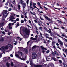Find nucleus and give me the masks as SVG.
I'll use <instances>...</instances> for the list:
<instances>
[{"label": "nucleus", "instance_id": "nucleus-34", "mask_svg": "<svg viewBox=\"0 0 67 67\" xmlns=\"http://www.w3.org/2000/svg\"><path fill=\"white\" fill-rule=\"evenodd\" d=\"M39 7H40V8H41V9H43V8L42 7V6H41L40 5Z\"/></svg>", "mask_w": 67, "mask_h": 67}, {"label": "nucleus", "instance_id": "nucleus-29", "mask_svg": "<svg viewBox=\"0 0 67 67\" xmlns=\"http://www.w3.org/2000/svg\"><path fill=\"white\" fill-rule=\"evenodd\" d=\"M12 3L13 4H14L15 3V0H14V1L12 2Z\"/></svg>", "mask_w": 67, "mask_h": 67}, {"label": "nucleus", "instance_id": "nucleus-57", "mask_svg": "<svg viewBox=\"0 0 67 67\" xmlns=\"http://www.w3.org/2000/svg\"><path fill=\"white\" fill-rule=\"evenodd\" d=\"M32 14H33V15H35V13L33 12L32 13Z\"/></svg>", "mask_w": 67, "mask_h": 67}, {"label": "nucleus", "instance_id": "nucleus-20", "mask_svg": "<svg viewBox=\"0 0 67 67\" xmlns=\"http://www.w3.org/2000/svg\"><path fill=\"white\" fill-rule=\"evenodd\" d=\"M8 45H9V47H10L11 48H12V47H13L12 46V45H11L10 44H8Z\"/></svg>", "mask_w": 67, "mask_h": 67}, {"label": "nucleus", "instance_id": "nucleus-2", "mask_svg": "<svg viewBox=\"0 0 67 67\" xmlns=\"http://www.w3.org/2000/svg\"><path fill=\"white\" fill-rule=\"evenodd\" d=\"M9 48V47L7 46H6L5 47H2L1 48H0V50L1 51H5V49H8Z\"/></svg>", "mask_w": 67, "mask_h": 67}, {"label": "nucleus", "instance_id": "nucleus-38", "mask_svg": "<svg viewBox=\"0 0 67 67\" xmlns=\"http://www.w3.org/2000/svg\"><path fill=\"white\" fill-rule=\"evenodd\" d=\"M44 29H45L46 31H47V28L44 27Z\"/></svg>", "mask_w": 67, "mask_h": 67}, {"label": "nucleus", "instance_id": "nucleus-4", "mask_svg": "<svg viewBox=\"0 0 67 67\" xmlns=\"http://www.w3.org/2000/svg\"><path fill=\"white\" fill-rule=\"evenodd\" d=\"M37 57V55L34 52L32 53V59H35Z\"/></svg>", "mask_w": 67, "mask_h": 67}, {"label": "nucleus", "instance_id": "nucleus-47", "mask_svg": "<svg viewBox=\"0 0 67 67\" xmlns=\"http://www.w3.org/2000/svg\"><path fill=\"white\" fill-rule=\"evenodd\" d=\"M2 26H3L4 25V22H3L2 23Z\"/></svg>", "mask_w": 67, "mask_h": 67}, {"label": "nucleus", "instance_id": "nucleus-32", "mask_svg": "<svg viewBox=\"0 0 67 67\" xmlns=\"http://www.w3.org/2000/svg\"><path fill=\"white\" fill-rule=\"evenodd\" d=\"M40 19L41 20H43V18H42L41 17H40Z\"/></svg>", "mask_w": 67, "mask_h": 67}, {"label": "nucleus", "instance_id": "nucleus-60", "mask_svg": "<svg viewBox=\"0 0 67 67\" xmlns=\"http://www.w3.org/2000/svg\"><path fill=\"white\" fill-rule=\"evenodd\" d=\"M62 36H64V37L65 36V35H64L62 33Z\"/></svg>", "mask_w": 67, "mask_h": 67}, {"label": "nucleus", "instance_id": "nucleus-61", "mask_svg": "<svg viewBox=\"0 0 67 67\" xmlns=\"http://www.w3.org/2000/svg\"><path fill=\"white\" fill-rule=\"evenodd\" d=\"M20 54H21V56H22V52H20Z\"/></svg>", "mask_w": 67, "mask_h": 67}, {"label": "nucleus", "instance_id": "nucleus-54", "mask_svg": "<svg viewBox=\"0 0 67 67\" xmlns=\"http://www.w3.org/2000/svg\"><path fill=\"white\" fill-rule=\"evenodd\" d=\"M27 21V20H26L25 18H24V21H25V22H26Z\"/></svg>", "mask_w": 67, "mask_h": 67}, {"label": "nucleus", "instance_id": "nucleus-16", "mask_svg": "<svg viewBox=\"0 0 67 67\" xmlns=\"http://www.w3.org/2000/svg\"><path fill=\"white\" fill-rule=\"evenodd\" d=\"M49 29L50 30H47V32H48V33H50V34L51 33V29H49Z\"/></svg>", "mask_w": 67, "mask_h": 67}, {"label": "nucleus", "instance_id": "nucleus-30", "mask_svg": "<svg viewBox=\"0 0 67 67\" xmlns=\"http://www.w3.org/2000/svg\"><path fill=\"white\" fill-rule=\"evenodd\" d=\"M11 66H13L14 65H13V62H12L11 63Z\"/></svg>", "mask_w": 67, "mask_h": 67}, {"label": "nucleus", "instance_id": "nucleus-59", "mask_svg": "<svg viewBox=\"0 0 67 67\" xmlns=\"http://www.w3.org/2000/svg\"><path fill=\"white\" fill-rule=\"evenodd\" d=\"M53 48H56V46H53Z\"/></svg>", "mask_w": 67, "mask_h": 67}, {"label": "nucleus", "instance_id": "nucleus-39", "mask_svg": "<svg viewBox=\"0 0 67 67\" xmlns=\"http://www.w3.org/2000/svg\"><path fill=\"white\" fill-rule=\"evenodd\" d=\"M60 45H63V42H62V41H61L60 42Z\"/></svg>", "mask_w": 67, "mask_h": 67}, {"label": "nucleus", "instance_id": "nucleus-43", "mask_svg": "<svg viewBox=\"0 0 67 67\" xmlns=\"http://www.w3.org/2000/svg\"><path fill=\"white\" fill-rule=\"evenodd\" d=\"M12 8H13V10H14L15 9V7L13 6H12Z\"/></svg>", "mask_w": 67, "mask_h": 67}, {"label": "nucleus", "instance_id": "nucleus-8", "mask_svg": "<svg viewBox=\"0 0 67 67\" xmlns=\"http://www.w3.org/2000/svg\"><path fill=\"white\" fill-rule=\"evenodd\" d=\"M38 25H39L40 26H41V25L43 26V24H42V22H41V21H38Z\"/></svg>", "mask_w": 67, "mask_h": 67}, {"label": "nucleus", "instance_id": "nucleus-28", "mask_svg": "<svg viewBox=\"0 0 67 67\" xmlns=\"http://www.w3.org/2000/svg\"><path fill=\"white\" fill-rule=\"evenodd\" d=\"M39 29L40 31H42V28L41 27H39Z\"/></svg>", "mask_w": 67, "mask_h": 67}, {"label": "nucleus", "instance_id": "nucleus-44", "mask_svg": "<svg viewBox=\"0 0 67 67\" xmlns=\"http://www.w3.org/2000/svg\"><path fill=\"white\" fill-rule=\"evenodd\" d=\"M44 8H45V10H47V9H48L47 8H46V7H45V6L44 7Z\"/></svg>", "mask_w": 67, "mask_h": 67}, {"label": "nucleus", "instance_id": "nucleus-56", "mask_svg": "<svg viewBox=\"0 0 67 67\" xmlns=\"http://www.w3.org/2000/svg\"><path fill=\"white\" fill-rule=\"evenodd\" d=\"M5 5L7 6H8V3H6V4H5Z\"/></svg>", "mask_w": 67, "mask_h": 67}, {"label": "nucleus", "instance_id": "nucleus-12", "mask_svg": "<svg viewBox=\"0 0 67 67\" xmlns=\"http://www.w3.org/2000/svg\"><path fill=\"white\" fill-rule=\"evenodd\" d=\"M12 19H15V18H14V17L13 16H11L10 19H9L10 21H11Z\"/></svg>", "mask_w": 67, "mask_h": 67}, {"label": "nucleus", "instance_id": "nucleus-33", "mask_svg": "<svg viewBox=\"0 0 67 67\" xmlns=\"http://www.w3.org/2000/svg\"><path fill=\"white\" fill-rule=\"evenodd\" d=\"M21 22L22 23H24V20H21Z\"/></svg>", "mask_w": 67, "mask_h": 67}, {"label": "nucleus", "instance_id": "nucleus-3", "mask_svg": "<svg viewBox=\"0 0 67 67\" xmlns=\"http://www.w3.org/2000/svg\"><path fill=\"white\" fill-rule=\"evenodd\" d=\"M24 1L21 0H20V3H21L23 5V9L25 8L26 5V4L25 3H23Z\"/></svg>", "mask_w": 67, "mask_h": 67}, {"label": "nucleus", "instance_id": "nucleus-35", "mask_svg": "<svg viewBox=\"0 0 67 67\" xmlns=\"http://www.w3.org/2000/svg\"><path fill=\"white\" fill-rule=\"evenodd\" d=\"M52 55L53 56H55V55L54 54V53H52Z\"/></svg>", "mask_w": 67, "mask_h": 67}, {"label": "nucleus", "instance_id": "nucleus-55", "mask_svg": "<svg viewBox=\"0 0 67 67\" xmlns=\"http://www.w3.org/2000/svg\"><path fill=\"white\" fill-rule=\"evenodd\" d=\"M57 47V48H59V49H60V50H61V48H60L58 46V47Z\"/></svg>", "mask_w": 67, "mask_h": 67}, {"label": "nucleus", "instance_id": "nucleus-62", "mask_svg": "<svg viewBox=\"0 0 67 67\" xmlns=\"http://www.w3.org/2000/svg\"><path fill=\"white\" fill-rule=\"evenodd\" d=\"M64 39L65 41H66V42H67V39H65V38H64Z\"/></svg>", "mask_w": 67, "mask_h": 67}, {"label": "nucleus", "instance_id": "nucleus-27", "mask_svg": "<svg viewBox=\"0 0 67 67\" xmlns=\"http://www.w3.org/2000/svg\"><path fill=\"white\" fill-rule=\"evenodd\" d=\"M34 8H37V9L38 11H39V9H38V8H37V7H36V6H35V5H34Z\"/></svg>", "mask_w": 67, "mask_h": 67}, {"label": "nucleus", "instance_id": "nucleus-49", "mask_svg": "<svg viewBox=\"0 0 67 67\" xmlns=\"http://www.w3.org/2000/svg\"><path fill=\"white\" fill-rule=\"evenodd\" d=\"M33 24L34 26H35V27H36V24H34V23H33Z\"/></svg>", "mask_w": 67, "mask_h": 67}, {"label": "nucleus", "instance_id": "nucleus-14", "mask_svg": "<svg viewBox=\"0 0 67 67\" xmlns=\"http://www.w3.org/2000/svg\"><path fill=\"white\" fill-rule=\"evenodd\" d=\"M52 59L54 60V61H57V60L54 57H52Z\"/></svg>", "mask_w": 67, "mask_h": 67}, {"label": "nucleus", "instance_id": "nucleus-17", "mask_svg": "<svg viewBox=\"0 0 67 67\" xmlns=\"http://www.w3.org/2000/svg\"><path fill=\"white\" fill-rule=\"evenodd\" d=\"M6 65L7 67H10V64L8 63V62H7L6 63Z\"/></svg>", "mask_w": 67, "mask_h": 67}, {"label": "nucleus", "instance_id": "nucleus-63", "mask_svg": "<svg viewBox=\"0 0 67 67\" xmlns=\"http://www.w3.org/2000/svg\"><path fill=\"white\" fill-rule=\"evenodd\" d=\"M52 7H54V4H52Z\"/></svg>", "mask_w": 67, "mask_h": 67}, {"label": "nucleus", "instance_id": "nucleus-19", "mask_svg": "<svg viewBox=\"0 0 67 67\" xmlns=\"http://www.w3.org/2000/svg\"><path fill=\"white\" fill-rule=\"evenodd\" d=\"M24 14L25 16L27 15V13L26 12H24Z\"/></svg>", "mask_w": 67, "mask_h": 67}, {"label": "nucleus", "instance_id": "nucleus-7", "mask_svg": "<svg viewBox=\"0 0 67 67\" xmlns=\"http://www.w3.org/2000/svg\"><path fill=\"white\" fill-rule=\"evenodd\" d=\"M25 32L26 34L28 35L29 34V33H30V31L27 29H26L25 30Z\"/></svg>", "mask_w": 67, "mask_h": 67}, {"label": "nucleus", "instance_id": "nucleus-53", "mask_svg": "<svg viewBox=\"0 0 67 67\" xmlns=\"http://www.w3.org/2000/svg\"><path fill=\"white\" fill-rule=\"evenodd\" d=\"M11 10H12V9H11V8H9L8 10V11H11Z\"/></svg>", "mask_w": 67, "mask_h": 67}, {"label": "nucleus", "instance_id": "nucleus-48", "mask_svg": "<svg viewBox=\"0 0 67 67\" xmlns=\"http://www.w3.org/2000/svg\"><path fill=\"white\" fill-rule=\"evenodd\" d=\"M16 21H19V18H17L16 19Z\"/></svg>", "mask_w": 67, "mask_h": 67}, {"label": "nucleus", "instance_id": "nucleus-13", "mask_svg": "<svg viewBox=\"0 0 67 67\" xmlns=\"http://www.w3.org/2000/svg\"><path fill=\"white\" fill-rule=\"evenodd\" d=\"M43 16L44 17L47 19V20H49V18H48V17L46 16L45 15H43Z\"/></svg>", "mask_w": 67, "mask_h": 67}, {"label": "nucleus", "instance_id": "nucleus-22", "mask_svg": "<svg viewBox=\"0 0 67 67\" xmlns=\"http://www.w3.org/2000/svg\"><path fill=\"white\" fill-rule=\"evenodd\" d=\"M18 10H20V8H21V6L19 5H18Z\"/></svg>", "mask_w": 67, "mask_h": 67}, {"label": "nucleus", "instance_id": "nucleus-18", "mask_svg": "<svg viewBox=\"0 0 67 67\" xmlns=\"http://www.w3.org/2000/svg\"><path fill=\"white\" fill-rule=\"evenodd\" d=\"M50 34L52 36H54L55 35V34H54L53 33V32H51L50 33Z\"/></svg>", "mask_w": 67, "mask_h": 67}, {"label": "nucleus", "instance_id": "nucleus-31", "mask_svg": "<svg viewBox=\"0 0 67 67\" xmlns=\"http://www.w3.org/2000/svg\"><path fill=\"white\" fill-rule=\"evenodd\" d=\"M48 38H49L50 40H53L52 38V37H48Z\"/></svg>", "mask_w": 67, "mask_h": 67}, {"label": "nucleus", "instance_id": "nucleus-52", "mask_svg": "<svg viewBox=\"0 0 67 67\" xmlns=\"http://www.w3.org/2000/svg\"><path fill=\"white\" fill-rule=\"evenodd\" d=\"M36 32L37 34H39V33L38 31H37V30H36Z\"/></svg>", "mask_w": 67, "mask_h": 67}, {"label": "nucleus", "instance_id": "nucleus-21", "mask_svg": "<svg viewBox=\"0 0 67 67\" xmlns=\"http://www.w3.org/2000/svg\"><path fill=\"white\" fill-rule=\"evenodd\" d=\"M40 46L41 47V48H42V49L43 50H44V47H43V46Z\"/></svg>", "mask_w": 67, "mask_h": 67}, {"label": "nucleus", "instance_id": "nucleus-40", "mask_svg": "<svg viewBox=\"0 0 67 67\" xmlns=\"http://www.w3.org/2000/svg\"><path fill=\"white\" fill-rule=\"evenodd\" d=\"M54 53H55V54L56 55H57L58 54V53H57V52L56 51H55L54 52Z\"/></svg>", "mask_w": 67, "mask_h": 67}, {"label": "nucleus", "instance_id": "nucleus-24", "mask_svg": "<svg viewBox=\"0 0 67 67\" xmlns=\"http://www.w3.org/2000/svg\"><path fill=\"white\" fill-rule=\"evenodd\" d=\"M43 4H44V5H47V2H44V3H43Z\"/></svg>", "mask_w": 67, "mask_h": 67}, {"label": "nucleus", "instance_id": "nucleus-51", "mask_svg": "<svg viewBox=\"0 0 67 67\" xmlns=\"http://www.w3.org/2000/svg\"><path fill=\"white\" fill-rule=\"evenodd\" d=\"M34 22H35V23H37V20H34Z\"/></svg>", "mask_w": 67, "mask_h": 67}, {"label": "nucleus", "instance_id": "nucleus-1", "mask_svg": "<svg viewBox=\"0 0 67 67\" xmlns=\"http://www.w3.org/2000/svg\"><path fill=\"white\" fill-rule=\"evenodd\" d=\"M3 12V17H2V20L3 21H4L5 18L7 16V15H8V13H7V11L6 10H4Z\"/></svg>", "mask_w": 67, "mask_h": 67}, {"label": "nucleus", "instance_id": "nucleus-6", "mask_svg": "<svg viewBox=\"0 0 67 67\" xmlns=\"http://www.w3.org/2000/svg\"><path fill=\"white\" fill-rule=\"evenodd\" d=\"M16 57H17L18 58L20 59H21V60H25V59H24L21 58L20 57L19 55L18 54L16 55Z\"/></svg>", "mask_w": 67, "mask_h": 67}, {"label": "nucleus", "instance_id": "nucleus-37", "mask_svg": "<svg viewBox=\"0 0 67 67\" xmlns=\"http://www.w3.org/2000/svg\"><path fill=\"white\" fill-rule=\"evenodd\" d=\"M49 51L47 50V51L46 53L47 54H48V53H49Z\"/></svg>", "mask_w": 67, "mask_h": 67}, {"label": "nucleus", "instance_id": "nucleus-11", "mask_svg": "<svg viewBox=\"0 0 67 67\" xmlns=\"http://www.w3.org/2000/svg\"><path fill=\"white\" fill-rule=\"evenodd\" d=\"M44 35L45 37L46 38H48V36H49V35L46 33H44Z\"/></svg>", "mask_w": 67, "mask_h": 67}, {"label": "nucleus", "instance_id": "nucleus-25", "mask_svg": "<svg viewBox=\"0 0 67 67\" xmlns=\"http://www.w3.org/2000/svg\"><path fill=\"white\" fill-rule=\"evenodd\" d=\"M0 41H1V42H3V41H4V38H2L0 40Z\"/></svg>", "mask_w": 67, "mask_h": 67}, {"label": "nucleus", "instance_id": "nucleus-41", "mask_svg": "<svg viewBox=\"0 0 67 67\" xmlns=\"http://www.w3.org/2000/svg\"><path fill=\"white\" fill-rule=\"evenodd\" d=\"M54 29H57V30L58 29H59V28H56V27H55V26H54Z\"/></svg>", "mask_w": 67, "mask_h": 67}, {"label": "nucleus", "instance_id": "nucleus-46", "mask_svg": "<svg viewBox=\"0 0 67 67\" xmlns=\"http://www.w3.org/2000/svg\"><path fill=\"white\" fill-rule=\"evenodd\" d=\"M49 20V23H51V20L50 19H49V20Z\"/></svg>", "mask_w": 67, "mask_h": 67}, {"label": "nucleus", "instance_id": "nucleus-10", "mask_svg": "<svg viewBox=\"0 0 67 67\" xmlns=\"http://www.w3.org/2000/svg\"><path fill=\"white\" fill-rule=\"evenodd\" d=\"M54 34H55V35H57V36H59V37H61V38H62L63 39V37H62L60 36V35H58V34H57V33H56L55 32H54Z\"/></svg>", "mask_w": 67, "mask_h": 67}, {"label": "nucleus", "instance_id": "nucleus-50", "mask_svg": "<svg viewBox=\"0 0 67 67\" xmlns=\"http://www.w3.org/2000/svg\"><path fill=\"white\" fill-rule=\"evenodd\" d=\"M32 2H30V6H32Z\"/></svg>", "mask_w": 67, "mask_h": 67}, {"label": "nucleus", "instance_id": "nucleus-42", "mask_svg": "<svg viewBox=\"0 0 67 67\" xmlns=\"http://www.w3.org/2000/svg\"><path fill=\"white\" fill-rule=\"evenodd\" d=\"M37 38H34L33 39H32V40H33L34 41L35 40H37Z\"/></svg>", "mask_w": 67, "mask_h": 67}, {"label": "nucleus", "instance_id": "nucleus-9", "mask_svg": "<svg viewBox=\"0 0 67 67\" xmlns=\"http://www.w3.org/2000/svg\"><path fill=\"white\" fill-rule=\"evenodd\" d=\"M43 65H35L34 66V67H42Z\"/></svg>", "mask_w": 67, "mask_h": 67}, {"label": "nucleus", "instance_id": "nucleus-15", "mask_svg": "<svg viewBox=\"0 0 67 67\" xmlns=\"http://www.w3.org/2000/svg\"><path fill=\"white\" fill-rule=\"evenodd\" d=\"M52 45H55V44H56V42L53 41L52 42Z\"/></svg>", "mask_w": 67, "mask_h": 67}, {"label": "nucleus", "instance_id": "nucleus-5", "mask_svg": "<svg viewBox=\"0 0 67 67\" xmlns=\"http://www.w3.org/2000/svg\"><path fill=\"white\" fill-rule=\"evenodd\" d=\"M14 23H13L12 24L11 23H9L8 25L9 28L11 29H12V25H14Z\"/></svg>", "mask_w": 67, "mask_h": 67}, {"label": "nucleus", "instance_id": "nucleus-45", "mask_svg": "<svg viewBox=\"0 0 67 67\" xmlns=\"http://www.w3.org/2000/svg\"><path fill=\"white\" fill-rule=\"evenodd\" d=\"M58 42H59V43H60V42H61V41L60 40L58 39Z\"/></svg>", "mask_w": 67, "mask_h": 67}, {"label": "nucleus", "instance_id": "nucleus-26", "mask_svg": "<svg viewBox=\"0 0 67 67\" xmlns=\"http://www.w3.org/2000/svg\"><path fill=\"white\" fill-rule=\"evenodd\" d=\"M36 46H34L33 47H32V49H34L35 48H36Z\"/></svg>", "mask_w": 67, "mask_h": 67}, {"label": "nucleus", "instance_id": "nucleus-36", "mask_svg": "<svg viewBox=\"0 0 67 67\" xmlns=\"http://www.w3.org/2000/svg\"><path fill=\"white\" fill-rule=\"evenodd\" d=\"M10 34H11V32H8V35H10Z\"/></svg>", "mask_w": 67, "mask_h": 67}, {"label": "nucleus", "instance_id": "nucleus-64", "mask_svg": "<svg viewBox=\"0 0 67 67\" xmlns=\"http://www.w3.org/2000/svg\"><path fill=\"white\" fill-rule=\"evenodd\" d=\"M64 67H67V65L66 64L65 65H64Z\"/></svg>", "mask_w": 67, "mask_h": 67}, {"label": "nucleus", "instance_id": "nucleus-58", "mask_svg": "<svg viewBox=\"0 0 67 67\" xmlns=\"http://www.w3.org/2000/svg\"><path fill=\"white\" fill-rule=\"evenodd\" d=\"M14 23H16V20H14Z\"/></svg>", "mask_w": 67, "mask_h": 67}, {"label": "nucleus", "instance_id": "nucleus-23", "mask_svg": "<svg viewBox=\"0 0 67 67\" xmlns=\"http://www.w3.org/2000/svg\"><path fill=\"white\" fill-rule=\"evenodd\" d=\"M30 65L31 66H32L33 65V62H30Z\"/></svg>", "mask_w": 67, "mask_h": 67}]
</instances>
